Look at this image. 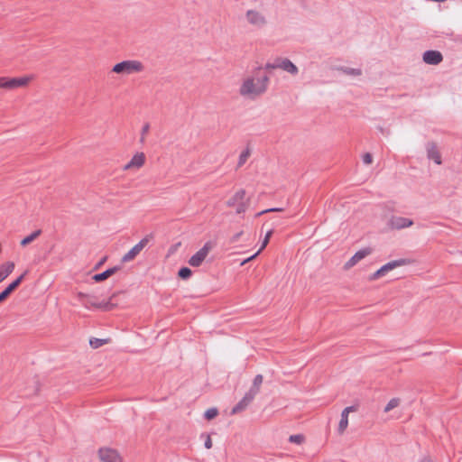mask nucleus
Returning <instances> with one entry per match:
<instances>
[{"instance_id": "obj_27", "label": "nucleus", "mask_w": 462, "mask_h": 462, "mask_svg": "<svg viewBox=\"0 0 462 462\" xmlns=\"http://www.w3.org/2000/svg\"><path fill=\"white\" fill-rule=\"evenodd\" d=\"M108 341H109V339L92 337L89 340V345L93 348H98V347L102 346L103 345L108 343Z\"/></svg>"}, {"instance_id": "obj_5", "label": "nucleus", "mask_w": 462, "mask_h": 462, "mask_svg": "<svg viewBox=\"0 0 462 462\" xmlns=\"http://www.w3.org/2000/svg\"><path fill=\"white\" fill-rule=\"evenodd\" d=\"M31 80L30 77L22 78H0V88L14 89L26 86Z\"/></svg>"}, {"instance_id": "obj_14", "label": "nucleus", "mask_w": 462, "mask_h": 462, "mask_svg": "<svg viewBox=\"0 0 462 462\" xmlns=\"http://www.w3.org/2000/svg\"><path fill=\"white\" fill-rule=\"evenodd\" d=\"M371 254L370 248H364L356 252L345 264L346 269L355 266L360 260Z\"/></svg>"}, {"instance_id": "obj_24", "label": "nucleus", "mask_w": 462, "mask_h": 462, "mask_svg": "<svg viewBox=\"0 0 462 462\" xmlns=\"http://www.w3.org/2000/svg\"><path fill=\"white\" fill-rule=\"evenodd\" d=\"M263 383V375L262 374H257L254 381H253V384L251 386V388L249 389L248 393H252L253 395L256 396L257 393H259L260 391V387Z\"/></svg>"}, {"instance_id": "obj_26", "label": "nucleus", "mask_w": 462, "mask_h": 462, "mask_svg": "<svg viewBox=\"0 0 462 462\" xmlns=\"http://www.w3.org/2000/svg\"><path fill=\"white\" fill-rule=\"evenodd\" d=\"M348 426V414L341 412V419L338 424V432L342 434Z\"/></svg>"}, {"instance_id": "obj_47", "label": "nucleus", "mask_w": 462, "mask_h": 462, "mask_svg": "<svg viewBox=\"0 0 462 462\" xmlns=\"http://www.w3.org/2000/svg\"><path fill=\"white\" fill-rule=\"evenodd\" d=\"M248 262H250V260H248V258L245 259L242 263H241V265H244L245 263H247Z\"/></svg>"}, {"instance_id": "obj_37", "label": "nucleus", "mask_w": 462, "mask_h": 462, "mask_svg": "<svg viewBox=\"0 0 462 462\" xmlns=\"http://www.w3.org/2000/svg\"><path fill=\"white\" fill-rule=\"evenodd\" d=\"M278 64V58H275L273 62H267L264 65V69L271 70V69H277L278 67L276 66Z\"/></svg>"}, {"instance_id": "obj_43", "label": "nucleus", "mask_w": 462, "mask_h": 462, "mask_svg": "<svg viewBox=\"0 0 462 462\" xmlns=\"http://www.w3.org/2000/svg\"><path fill=\"white\" fill-rule=\"evenodd\" d=\"M355 411H356V407L355 406H348V407H346L342 411L346 413V414H349V412Z\"/></svg>"}, {"instance_id": "obj_35", "label": "nucleus", "mask_w": 462, "mask_h": 462, "mask_svg": "<svg viewBox=\"0 0 462 462\" xmlns=\"http://www.w3.org/2000/svg\"><path fill=\"white\" fill-rule=\"evenodd\" d=\"M303 440H304V437H303V435H300V434L291 435L289 438L290 442L296 443V444H301L303 442Z\"/></svg>"}, {"instance_id": "obj_15", "label": "nucleus", "mask_w": 462, "mask_h": 462, "mask_svg": "<svg viewBox=\"0 0 462 462\" xmlns=\"http://www.w3.org/2000/svg\"><path fill=\"white\" fill-rule=\"evenodd\" d=\"M254 397V395L247 392L242 400L233 407L232 414L244 411L252 402Z\"/></svg>"}, {"instance_id": "obj_20", "label": "nucleus", "mask_w": 462, "mask_h": 462, "mask_svg": "<svg viewBox=\"0 0 462 462\" xmlns=\"http://www.w3.org/2000/svg\"><path fill=\"white\" fill-rule=\"evenodd\" d=\"M14 270L13 262H6L0 265V283L5 281Z\"/></svg>"}, {"instance_id": "obj_10", "label": "nucleus", "mask_w": 462, "mask_h": 462, "mask_svg": "<svg viewBox=\"0 0 462 462\" xmlns=\"http://www.w3.org/2000/svg\"><path fill=\"white\" fill-rule=\"evenodd\" d=\"M246 19L250 24L258 28L264 26L266 23L265 17L261 13L254 10L247 11Z\"/></svg>"}, {"instance_id": "obj_31", "label": "nucleus", "mask_w": 462, "mask_h": 462, "mask_svg": "<svg viewBox=\"0 0 462 462\" xmlns=\"http://www.w3.org/2000/svg\"><path fill=\"white\" fill-rule=\"evenodd\" d=\"M191 274H192V272L188 267H181L178 273L179 277L183 280L189 279L191 276Z\"/></svg>"}, {"instance_id": "obj_1", "label": "nucleus", "mask_w": 462, "mask_h": 462, "mask_svg": "<svg viewBox=\"0 0 462 462\" xmlns=\"http://www.w3.org/2000/svg\"><path fill=\"white\" fill-rule=\"evenodd\" d=\"M269 77L264 75L257 78H247L240 87L239 93L243 97H255L263 94L268 87Z\"/></svg>"}, {"instance_id": "obj_40", "label": "nucleus", "mask_w": 462, "mask_h": 462, "mask_svg": "<svg viewBox=\"0 0 462 462\" xmlns=\"http://www.w3.org/2000/svg\"><path fill=\"white\" fill-rule=\"evenodd\" d=\"M363 162L365 164H370L373 162L372 154L369 152H366L363 155Z\"/></svg>"}, {"instance_id": "obj_3", "label": "nucleus", "mask_w": 462, "mask_h": 462, "mask_svg": "<svg viewBox=\"0 0 462 462\" xmlns=\"http://www.w3.org/2000/svg\"><path fill=\"white\" fill-rule=\"evenodd\" d=\"M152 238V235L145 236L138 244H136L131 250H129L123 257L122 263H127L134 260L141 251L147 245L150 240Z\"/></svg>"}, {"instance_id": "obj_34", "label": "nucleus", "mask_w": 462, "mask_h": 462, "mask_svg": "<svg viewBox=\"0 0 462 462\" xmlns=\"http://www.w3.org/2000/svg\"><path fill=\"white\" fill-rule=\"evenodd\" d=\"M114 307V304L110 301H101L97 302V305H96V309H100L103 310H110Z\"/></svg>"}, {"instance_id": "obj_39", "label": "nucleus", "mask_w": 462, "mask_h": 462, "mask_svg": "<svg viewBox=\"0 0 462 462\" xmlns=\"http://www.w3.org/2000/svg\"><path fill=\"white\" fill-rule=\"evenodd\" d=\"M282 208H268V209H265V210H263L261 212H258L255 217H260L265 213H268V212H279V211H282Z\"/></svg>"}, {"instance_id": "obj_44", "label": "nucleus", "mask_w": 462, "mask_h": 462, "mask_svg": "<svg viewBox=\"0 0 462 462\" xmlns=\"http://www.w3.org/2000/svg\"><path fill=\"white\" fill-rule=\"evenodd\" d=\"M261 249H259L254 254H253L252 256L248 257V260H253L260 253H261Z\"/></svg>"}, {"instance_id": "obj_41", "label": "nucleus", "mask_w": 462, "mask_h": 462, "mask_svg": "<svg viewBox=\"0 0 462 462\" xmlns=\"http://www.w3.org/2000/svg\"><path fill=\"white\" fill-rule=\"evenodd\" d=\"M243 235V231H240L236 234H235L231 238H230V243H236L239 238L241 237V236Z\"/></svg>"}, {"instance_id": "obj_38", "label": "nucleus", "mask_w": 462, "mask_h": 462, "mask_svg": "<svg viewBox=\"0 0 462 462\" xmlns=\"http://www.w3.org/2000/svg\"><path fill=\"white\" fill-rule=\"evenodd\" d=\"M272 234H273V230H269L266 233V235L264 236V239H263V241L262 243V245L260 247L261 250H263L267 245V244L269 243L270 237L272 236Z\"/></svg>"}, {"instance_id": "obj_17", "label": "nucleus", "mask_w": 462, "mask_h": 462, "mask_svg": "<svg viewBox=\"0 0 462 462\" xmlns=\"http://www.w3.org/2000/svg\"><path fill=\"white\" fill-rule=\"evenodd\" d=\"M14 270L13 262H6L0 265V283L5 281Z\"/></svg>"}, {"instance_id": "obj_42", "label": "nucleus", "mask_w": 462, "mask_h": 462, "mask_svg": "<svg viewBox=\"0 0 462 462\" xmlns=\"http://www.w3.org/2000/svg\"><path fill=\"white\" fill-rule=\"evenodd\" d=\"M204 446L208 449L212 448V440L208 435L206 437Z\"/></svg>"}, {"instance_id": "obj_16", "label": "nucleus", "mask_w": 462, "mask_h": 462, "mask_svg": "<svg viewBox=\"0 0 462 462\" xmlns=\"http://www.w3.org/2000/svg\"><path fill=\"white\" fill-rule=\"evenodd\" d=\"M77 297H78L79 300L80 301V303L86 309L96 308V305H97V301L95 300L94 297L85 294L83 292H79Z\"/></svg>"}, {"instance_id": "obj_29", "label": "nucleus", "mask_w": 462, "mask_h": 462, "mask_svg": "<svg viewBox=\"0 0 462 462\" xmlns=\"http://www.w3.org/2000/svg\"><path fill=\"white\" fill-rule=\"evenodd\" d=\"M249 204H250L249 198H247L245 200H243L242 202H240L238 205H236V213L237 214L245 213L246 211V209L248 208Z\"/></svg>"}, {"instance_id": "obj_2", "label": "nucleus", "mask_w": 462, "mask_h": 462, "mask_svg": "<svg viewBox=\"0 0 462 462\" xmlns=\"http://www.w3.org/2000/svg\"><path fill=\"white\" fill-rule=\"evenodd\" d=\"M144 69L143 63L135 60H127L116 63L112 71L117 74L130 75L143 71Z\"/></svg>"}, {"instance_id": "obj_11", "label": "nucleus", "mask_w": 462, "mask_h": 462, "mask_svg": "<svg viewBox=\"0 0 462 462\" xmlns=\"http://www.w3.org/2000/svg\"><path fill=\"white\" fill-rule=\"evenodd\" d=\"M422 60L427 64L438 65L443 60V56L439 51L430 50L423 53Z\"/></svg>"}, {"instance_id": "obj_6", "label": "nucleus", "mask_w": 462, "mask_h": 462, "mask_svg": "<svg viewBox=\"0 0 462 462\" xmlns=\"http://www.w3.org/2000/svg\"><path fill=\"white\" fill-rule=\"evenodd\" d=\"M213 245L211 242H207L202 248H200L196 254H194L189 260V265L193 267H199L201 265L203 261L208 256L209 251L212 249Z\"/></svg>"}, {"instance_id": "obj_4", "label": "nucleus", "mask_w": 462, "mask_h": 462, "mask_svg": "<svg viewBox=\"0 0 462 462\" xmlns=\"http://www.w3.org/2000/svg\"><path fill=\"white\" fill-rule=\"evenodd\" d=\"M407 263V260L406 259H398V260H394V261H391L387 263H385L384 265H383L379 270H377L375 273H374L371 276H370V280L371 281H374V280H376L380 277H383L388 272L397 268V267H400V266H402V265H405Z\"/></svg>"}, {"instance_id": "obj_19", "label": "nucleus", "mask_w": 462, "mask_h": 462, "mask_svg": "<svg viewBox=\"0 0 462 462\" xmlns=\"http://www.w3.org/2000/svg\"><path fill=\"white\" fill-rule=\"evenodd\" d=\"M14 270L13 262H6L0 265V283L5 281Z\"/></svg>"}, {"instance_id": "obj_22", "label": "nucleus", "mask_w": 462, "mask_h": 462, "mask_svg": "<svg viewBox=\"0 0 462 462\" xmlns=\"http://www.w3.org/2000/svg\"><path fill=\"white\" fill-rule=\"evenodd\" d=\"M118 270H120L119 266H114L112 268L106 269L103 273H97L93 276V280L97 282H103L106 280L111 275L115 274Z\"/></svg>"}, {"instance_id": "obj_33", "label": "nucleus", "mask_w": 462, "mask_h": 462, "mask_svg": "<svg viewBox=\"0 0 462 462\" xmlns=\"http://www.w3.org/2000/svg\"><path fill=\"white\" fill-rule=\"evenodd\" d=\"M400 403V400L398 398H393L391 399L388 403L386 404V406L384 407V411L385 412H388L390 411L391 410L394 409L395 407H397Z\"/></svg>"}, {"instance_id": "obj_13", "label": "nucleus", "mask_w": 462, "mask_h": 462, "mask_svg": "<svg viewBox=\"0 0 462 462\" xmlns=\"http://www.w3.org/2000/svg\"><path fill=\"white\" fill-rule=\"evenodd\" d=\"M26 273L21 274L13 282H11L2 292H0V303L5 300L9 295L21 284Z\"/></svg>"}, {"instance_id": "obj_21", "label": "nucleus", "mask_w": 462, "mask_h": 462, "mask_svg": "<svg viewBox=\"0 0 462 462\" xmlns=\"http://www.w3.org/2000/svg\"><path fill=\"white\" fill-rule=\"evenodd\" d=\"M144 160H145V157H144L143 153H142V152L136 153L132 158V160L127 164L125 165L124 169L129 170L133 167L140 168L144 163Z\"/></svg>"}, {"instance_id": "obj_25", "label": "nucleus", "mask_w": 462, "mask_h": 462, "mask_svg": "<svg viewBox=\"0 0 462 462\" xmlns=\"http://www.w3.org/2000/svg\"><path fill=\"white\" fill-rule=\"evenodd\" d=\"M42 234V230L38 229L32 232L31 235L27 236L21 241V245L25 246L34 241L40 235Z\"/></svg>"}, {"instance_id": "obj_28", "label": "nucleus", "mask_w": 462, "mask_h": 462, "mask_svg": "<svg viewBox=\"0 0 462 462\" xmlns=\"http://www.w3.org/2000/svg\"><path fill=\"white\" fill-rule=\"evenodd\" d=\"M343 73L350 76H360L362 74V70L360 69H354L348 67H342L339 69Z\"/></svg>"}, {"instance_id": "obj_8", "label": "nucleus", "mask_w": 462, "mask_h": 462, "mask_svg": "<svg viewBox=\"0 0 462 462\" xmlns=\"http://www.w3.org/2000/svg\"><path fill=\"white\" fill-rule=\"evenodd\" d=\"M425 149L429 160H432L438 165L442 163L441 155L435 142H428Z\"/></svg>"}, {"instance_id": "obj_23", "label": "nucleus", "mask_w": 462, "mask_h": 462, "mask_svg": "<svg viewBox=\"0 0 462 462\" xmlns=\"http://www.w3.org/2000/svg\"><path fill=\"white\" fill-rule=\"evenodd\" d=\"M245 199V190L239 189L226 201V205H227V207H235Z\"/></svg>"}, {"instance_id": "obj_36", "label": "nucleus", "mask_w": 462, "mask_h": 462, "mask_svg": "<svg viewBox=\"0 0 462 462\" xmlns=\"http://www.w3.org/2000/svg\"><path fill=\"white\" fill-rule=\"evenodd\" d=\"M149 130H150V124L149 123L144 124L142 128V131H141V138H140L141 143H144V136L149 132Z\"/></svg>"}, {"instance_id": "obj_7", "label": "nucleus", "mask_w": 462, "mask_h": 462, "mask_svg": "<svg viewBox=\"0 0 462 462\" xmlns=\"http://www.w3.org/2000/svg\"><path fill=\"white\" fill-rule=\"evenodd\" d=\"M99 458L102 462H122L118 452L108 448H102L98 451Z\"/></svg>"}, {"instance_id": "obj_18", "label": "nucleus", "mask_w": 462, "mask_h": 462, "mask_svg": "<svg viewBox=\"0 0 462 462\" xmlns=\"http://www.w3.org/2000/svg\"><path fill=\"white\" fill-rule=\"evenodd\" d=\"M14 270L13 262H6L0 265V283L5 281Z\"/></svg>"}, {"instance_id": "obj_30", "label": "nucleus", "mask_w": 462, "mask_h": 462, "mask_svg": "<svg viewBox=\"0 0 462 462\" xmlns=\"http://www.w3.org/2000/svg\"><path fill=\"white\" fill-rule=\"evenodd\" d=\"M250 154H251V152H250L249 148L243 151L239 156L237 167H241L242 165H244L245 163V162L247 161L248 157L250 156Z\"/></svg>"}, {"instance_id": "obj_46", "label": "nucleus", "mask_w": 462, "mask_h": 462, "mask_svg": "<svg viewBox=\"0 0 462 462\" xmlns=\"http://www.w3.org/2000/svg\"><path fill=\"white\" fill-rule=\"evenodd\" d=\"M106 261V258L102 259L98 264L97 265V268H98L101 264H103V263Z\"/></svg>"}, {"instance_id": "obj_9", "label": "nucleus", "mask_w": 462, "mask_h": 462, "mask_svg": "<svg viewBox=\"0 0 462 462\" xmlns=\"http://www.w3.org/2000/svg\"><path fill=\"white\" fill-rule=\"evenodd\" d=\"M278 64L276 65L279 69H282L292 76H295L299 73L298 67L291 62L288 58L277 57Z\"/></svg>"}, {"instance_id": "obj_45", "label": "nucleus", "mask_w": 462, "mask_h": 462, "mask_svg": "<svg viewBox=\"0 0 462 462\" xmlns=\"http://www.w3.org/2000/svg\"><path fill=\"white\" fill-rule=\"evenodd\" d=\"M420 462H432L431 459L429 457H423Z\"/></svg>"}, {"instance_id": "obj_12", "label": "nucleus", "mask_w": 462, "mask_h": 462, "mask_svg": "<svg viewBox=\"0 0 462 462\" xmlns=\"http://www.w3.org/2000/svg\"><path fill=\"white\" fill-rule=\"evenodd\" d=\"M389 225L392 228L402 229L412 226L413 221L404 217L393 216L391 217Z\"/></svg>"}, {"instance_id": "obj_32", "label": "nucleus", "mask_w": 462, "mask_h": 462, "mask_svg": "<svg viewBox=\"0 0 462 462\" xmlns=\"http://www.w3.org/2000/svg\"><path fill=\"white\" fill-rule=\"evenodd\" d=\"M217 415H218V410L215 407L208 409L204 413L205 419H207L208 420L216 418Z\"/></svg>"}]
</instances>
